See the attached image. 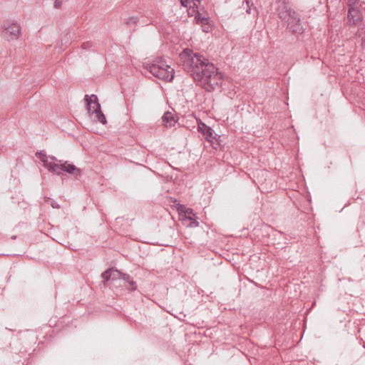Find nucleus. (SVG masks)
<instances>
[{"instance_id": "nucleus-1", "label": "nucleus", "mask_w": 365, "mask_h": 365, "mask_svg": "<svg viewBox=\"0 0 365 365\" xmlns=\"http://www.w3.org/2000/svg\"><path fill=\"white\" fill-rule=\"evenodd\" d=\"M182 68L197 86L212 92L221 84L222 75L212 63L200 53L185 48L180 54Z\"/></svg>"}, {"instance_id": "nucleus-2", "label": "nucleus", "mask_w": 365, "mask_h": 365, "mask_svg": "<svg viewBox=\"0 0 365 365\" xmlns=\"http://www.w3.org/2000/svg\"><path fill=\"white\" fill-rule=\"evenodd\" d=\"M147 69L159 79L171 82L174 78V69L166 65L161 58H157L155 63L148 65Z\"/></svg>"}, {"instance_id": "nucleus-3", "label": "nucleus", "mask_w": 365, "mask_h": 365, "mask_svg": "<svg viewBox=\"0 0 365 365\" xmlns=\"http://www.w3.org/2000/svg\"><path fill=\"white\" fill-rule=\"evenodd\" d=\"M85 101L86 102V106L88 112L90 113L91 111V103H93L96 106V108L92 111V114L95 113L96 119L105 125L107 121L105 115L101 111V107L100 103H98V99L96 95L92 94L91 96L88 95L85 96Z\"/></svg>"}, {"instance_id": "nucleus-4", "label": "nucleus", "mask_w": 365, "mask_h": 365, "mask_svg": "<svg viewBox=\"0 0 365 365\" xmlns=\"http://www.w3.org/2000/svg\"><path fill=\"white\" fill-rule=\"evenodd\" d=\"M54 165H56L58 168H55V171H51V173L57 175H61L62 172H66L72 175L76 179H78L82 175V170L80 168L68 161L59 160V163H55Z\"/></svg>"}, {"instance_id": "nucleus-5", "label": "nucleus", "mask_w": 365, "mask_h": 365, "mask_svg": "<svg viewBox=\"0 0 365 365\" xmlns=\"http://www.w3.org/2000/svg\"><path fill=\"white\" fill-rule=\"evenodd\" d=\"M1 36L7 41L19 38L21 34V27L16 22H5L3 25Z\"/></svg>"}, {"instance_id": "nucleus-6", "label": "nucleus", "mask_w": 365, "mask_h": 365, "mask_svg": "<svg viewBox=\"0 0 365 365\" xmlns=\"http://www.w3.org/2000/svg\"><path fill=\"white\" fill-rule=\"evenodd\" d=\"M284 21L287 23V29L293 34H302L304 29L301 22V16L297 12H293L290 17H288Z\"/></svg>"}, {"instance_id": "nucleus-7", "label": "nucleus", "mask_w": 365, "mask_h": 365, "mask_svg": "<svg viewBox=\"0 0 365 365\" xmlns=\"http://www.w3.org/2000/svg\"><path fill=\"white\" fill-rule=\"evenodd\" d=\"M197 130L204 136L206 140L210 142L213 145L216 143L217 145H220V136L219 135L217 138L216 136L214 135V131L212 128L201 122L198 124Z\"/></svg>"}, {"instance_id": "nucleus-8", "label": "nucleus", "mask_w": 365, "mask_h": 365, "mask_svg": "<svg viewBox=\"0 0 365 365\" xmlns=\"http://www.w3.org/2000/svg\"><path fill=\"white\" fill-rule=\"evenodd\" d=\"M277 4V14L282 21H285L292 15L293 12L296 11L291 8L289 2L286 0H279Z\"/></svg>"}, {"instance_id": "nucleus-9", "label": "nucleus", "mask_w": 365, "mask_h": 365, "mask_svg": "<svg viewBox=\"0 0 365 365\" xmlns=\"http://www.w3.org/2000/svg\"><path fill=\"white\" fill-rule=\"evenodd\" d=\"M36 156L43 163V165L46 168L50 173L51 171H55V168H57L58 166L54 165L51 162H48V156L44 150H40L36 152Z\"/></svg>"}, {"instance_id": "nucleus-10", "label": "nucleus", "mask_w": 365, "mask_h": 365, "mask_svg": "<svg viewBox=\"0 0 365 365\" xmlns=\"http://www.w3.org/2000/svg\"><path fill=\"white\" fill-rule=\"evenodd\" d=\"M347 19L351 25H356L360 21V11L354 7H349L347 13Z\"/></svg>"}, {"instance_id": "nucleus-11", "label": "nucleus", "mask_w": 365, "mask_h": 365, "mask_svg": "<svg viewBox=\"0 0 365 365\" xmlns=\"http://www.w3.org/2000/svg\"><path fill=\"white\" fill-rule=\"evenodd\" d=\"M163 122L167 128L174 126L177 120L172 113L167 111L162 117Z\"/></svg>"}, {"instance_id": "nucleus-12", "label": "nucleus", "mask_w": 365, "mask_h": 365, "mask_svg": "<svg viewBox=\"0 0 365 365\" xmlns=\"http://www.w3.org/2000/svg\"><path fill=\"white\" fill-rule=\"evenodd\" d=\"M122 279H123L125 282L128 284L126 286L130 291H135L137 289L136 282L132 279L128 274L123 273Z\"/></svg>"}, {"instance_id": "nucleus-13", "label": "nucleus", "mask_w": 365, "mask_h": 365, "mask_svg": "<svg viewBox=\"0 0 365 365\" xmlns=\"http://www.w3.org/2000/svg\"><path fill=\"white\" fill-rule=\"evenodd\" d=\"M195 20L197 24H201L202 26H206L209 21L207 18L201 16L199 12L196 14Z\"/></svg>"}, {"instance_id": "nucleus-14", "label": "nucleus", "mask_w": 365, "mask_h": 365, "mask_svg": "<svg viewBox=\"0 0 365 365\" xmlns=\"http://www.w3.org/2000/svg\"><path fill=\"white\" fill-rule=\"evenodd\" d=\"M138 22V18L135 16H130L125 19V24L130 27L135 26Z\"/></svg>"}, {"instance_id": "nucleus-15", "label": "nucleus", "mask_w": 365, "mask_h": 365, "mask_svg": "<svg viewBox=\"0 0 365 365\" xmlns=\"http://www.w3.org/2000/svg\"><path fill=\"white\" fill-rule=\"evenodd\" d=\"M110 274L112 275L111 279L115 280L118 279H122L123 273L120 271H118L116 269L110 268Z\"/></svg>"}, {"instance_id": "nucleus-16", "label": "nucleus", "mask_w": 365, "mask_h": 365, "mask_svg": "<svg viewBox=\"0 0 365 365\" xmlns=\"http://www.w3.org/2000/svg\"><path fill=\"white\" fill-rule=\"evenodd\" d=\"M111 269H108L101 274V277L103 279V283L106 284L107 282L111 279L112 275L110 274Z\"/></svg>"}, {"instance_id": "nucleus-17", "label": "nucleus", "mask_w": 365, "mask_h": 365, "mask_svg": "<svg viewBox=\"0 0 365 365\" xmlns=\"http://www.w3.org/2000/svg\"><path fill=\"white\" fill-rule=\"evenodd\" d=\"M178 210L180 212H185V217L186 218H187L188 216H190L191 215H193V211L191 208H187L185 210V207L182 205H180V207L178 209Z\"/></svg>"}, {"instance_id": "nucleus-18", "label": "nucleus", "mask_w": 365, "mask_h": 365, "mask_svg": "<svg viewBox=\"0 0 365 365\" xmlns=\"http://www.w3.org/2000/svg\"><path fill=\"white\" fill-rule=\"evenodd\" d=\"M187 219L190 220L189 225L190 227H196L199 226V222L196 219H193L191 216H188Z\"/></svg>"}, {"instance_id": "nucleus-19", "label": "nucleus", "mask_w": 365, "mask_h": 365, "mask_svg": "<svg viewBox=\"0 0 365 365\" xmlns=\"http://www.w3.org/2000/svg\"><path fill=\"white\" fill-rule=\"evenodd\" d=\"M93 46V43L91 41H86L82 43L81 48L84 50H88Z\"/></svg>"}, {"instance_id": "nucleus-20", "label": "nucleus", "mask_w": 365, "mask_h": 365, "mask_svg": "<svg viewBox=\"0 0 365 365\" xmlns=\"http://www.w3.org/2000/svg\"><path fill=\"white\" fill-rule=\"evenodd\" d=\"M51 206L53 207V208H56V209H58L60 208V205L58 204L57 202H56L55 200H51Z\"/></svg>"}, {"instance_id": "nucleus-21", "label": "nucleus", "mask_w": 365, "mask_h": 365, "mask_svg": "<svg viewBox=\"0 0 365 365\" xmlns=\"http://www.w3.org/2000/svg\"><path fill=\"white\" fill-rule=\"evenodd\" d=\"M61 4H62V1L60 0H56L54 1V7L56 9H59L61 7Z\"/></svg>"}, {"instance_id": "nucleus-22", "label": "nucleus", "mask_w": 365, "mask_h": 365, "mask_svg": "<svg viewBox=\"0 0 365 365\" xmlns=\"http://www.w3.org/2000/svg\"><path fill=\"white\" fill-rule=\"evenodd\" d=\"M358 0H348V5L349 7H354V5L357 3Z\"/></svg>"}, {"instance_id": "nucleus-23", "label": "nucleus", "mask_w": 365, "mask_h": 365, "mask_svg": "<svg viewBox=\"0 0 365 365\" xmlns=\"http://www.w3.org/2000/svg\"><path fill=\"white\" fill-rule=\"evenodd\" d=\"M48 158H50L51 160L54 161L53 163H59V160L58 159H57L56 157L54 156H48Z\"/></svg>"}, {"instance_id": "nucleus-24", "label": "nucleus", "mask_w": 365, "mask_h": 365, "mask_svg": "<svg viewBox=\"0 0 365 365\" xmlns=\"http://www.w3.org/2000/svg\"><path fill=\"white\" fill-rule=\"evenodd\" d=\"M68 35H69V34H68H68H65V36H64V37H63V38H62V39H61V41H64V40H65V41H66L65 43H68V39H69Z\"/></svg>"}, {"instance_id": "nucleus-25", "label": "nucleus", "mask_w": 365, "mask_h": 365, "mask_svg": "<svg viewBox=\"0 0 365 365\" xmlns=\"http://www.w3.org/2000/svg\"><path fill=\"white\" fill-rule=\"evenodd\" d=\"M202 31L204 32H209V29H210V25H209V22L207 23V25L206 26H202Z\"/></svg>"}, {"instance_id": "nucleus-26", "label": "nucleus", "mask_w": 365, "mask_h": 365, "mask_svg": "<svg viewBox=\"0 0 365 365\" xmlns=\"http://www.w3.org/2000/svg\"><path fill=\"white\" fill-rule=\"evenodd\" d=\"M246 1V3H247V14H251V7L250 6V2L248 0H245Z\"/></svg>"}, {"instance_id": "nucleus-27", "label": "nucleus", "mask_w": 365, "mask_h": 365, "mask_svg": "<svg viewBox=\"0 0 365 365\" xmlns=\"http://www.w3.org/2000/svg\"><path fill=\"white\" fill-rule=\"evenodd\" d=\"M180 1H181V4H182V5L183 6H185V7H187V0H185V1H184V0H180Z\"/></svg>"}, {"instance_id": "nucleus-28", "label": "nucleus", "mask_w": 365, "mask_h": 365, "mask_svg": "<svg viewBox=\"0 0 365 365\" xmlns=\"http://www.w3.org/2000/svg\"><path fill=\"white\" fill-rule=\"evenodd\" d=\"M96 108V106L93 103H91V111L89 113L91 114H92V111L94 110V108Z\"/></svg>"}]
</instances>
